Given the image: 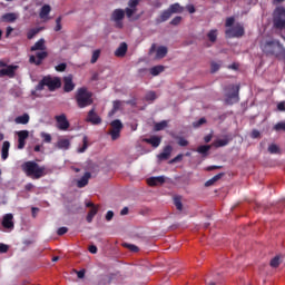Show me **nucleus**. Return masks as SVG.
<instances>
[{
    "label": "nucleus",
    "mask_w": 285,
    "mask_h": 285,
    "mask_svg": "<svg viewBox=\"0 0 285 285\" xmlns=\"http://www.w3.org/2000/svg\"><path fill=\"white\" fill-rule=\"evenodd\" d=\"M21 169L27 177H31V179H41V177H46V175H48L46 166H39V164L31 160L22 164Z\"/></svg>",
    "instance_id": "1"
},
{
    "label": "nucleus",
    "mask_w": 285,
    "mask_h": 285,
    "mask_svg": "<svg viewBox=\"0 0 285 285\" xmlns=\"http://www.w3.org/2000/svg\"><path fill=\"white\" fill-rule=\"evenodd\" d=\"M75 100L78 108L83 109L94 105V94L87 87L77 89Z\"/></svg>",
    "instance_id": "2"
},
{
    "label": "nucleus",
    "mask_w": 285,
    "mask_h": 285,
    "mask_svg": "<svg viewBox=\"0 0 285 285\" xmlns=\"http://www.w3.org/2000/svg\"><path fill=\"white\" fill-rule=\"evenodd\" d=\"M48 87L50 91L61 88L62 81L59 77L45 76L39 83L36 86L37 91H42L45 87Z\"/></svg>",
    "instance_id": "3"
},
{
    "label": "nucleus",
    "mask_w": 285,
    "mask_h": 285,
    "mask_svg": "<svg viewBox=\"0 0 285 285\" xmlns=\"http://www.w3.org/2000/svg\"><path fill=\"white\" fill-rule=\"evenodd\" d=\"M261 49L266 56L278 57L283 51V46L278 40H269V41L263 42L261 45Z\"/></svg>",
    "instance_id": "4"
},
{
    "label": "nucleus",
    "mask_w": 285,
    "mask_h": 285,
    "mask_svg": "<svg viewBox=\"0 0 285 285\" xmlns=\"http://www.w3.org/2000/svg\"><path fill=\"white\" fill-rule=\"evenodd\" d=\"M273 26L277 30L285 29V8L277 7L273 13Z\"/></svg>",
    "instance_id": "5"
},
{
    "label": "nucleus",
    "mask_w": 285,
    "mask_h": 285,
    "mask_svg": "<svg viewBox=\"0 0 285 285\" xmlns=\"http://www.w3.org/2000/svg\"><path fill=\"white\" fill-rule=\"evenodd\" d=\"M125 17L126 12L124 9H116L112 11L110 20L115 22L116 28L122 29Z\"/></svg>",
    "instance_id": "6"
},
{
    "label": "nucleus",
    "mask_w": 285,
    "mask_h": 285,
    "mask_svg": "<svg viewBox=\"0 0 285 285\" xmlns=\"http://www.w3.org/2000/svg\"><path fill=\"white\" fill-rule=\"evenodd\" d=\"M110 126H111V129L109 131V135L111 136V139L112 140L119 139L121 136V130L124 129V124L121 122V120L116 119L111 121Z\"/></svg>",
    "instance_id": "7"
},
{
    "label": "nucleus",
    "mask_w": 285,
    "mask_h": 285,
    "mask_svg": "<svg viewBox=\"0 0 285 285\" xmlns=\"http://www.w3.org/2000/svg\"><path fill=\"white\" fill-rule=\"evenodd\" d=\"M225 35L227 38H242L245 35V29L243 24L236 23L234 27L228 28Z\"/></svg>",
    "instance_id": "8"
},
{
    "label": "nucleus",
    "mask_w": 285,
    "mask_h": 285,
    "mask_svg": "<svg viewBox=\"0 0 285 285\" xmlns=\"http://www.w3.org/2000/svg\"><path fill=\"white\" fill-rule=\"evenodd\" d=\"M230 92L226 95V104L227 105H233L238 102L239 97H238V91H239V86H229Z\"/></svg>",
    "instance_id": "9"
},
{
    "label": "nucleus",
    "mask_w": 285,
    "mask_h": 285,
    "mask_svg": "<svg viewBox=\"0 0 285 285\" xmlns=\"http://www.w3.org/2000/svg\"><path fill=\"white\" fill-rule=\"evenodd\" d=\"M55 120L59 130L67 131L70 128V121L66 114L55 116Z\"/></svg>",
    "instance_id": "10"
},
{
    "label": "nucleus",
    "mask_w": 285,
    "mask_h": 285,
    "mask_svg": "<svg viewBox=\"0 0 285 285\" xmlns=\"http://www.w3.org/2000/svg\"><path fill=\"white\" fill-rule=\"evenodd\" d=\"M86 208H90V210L87 214L86 220L88 224H92L96 215H98L99 213V205L88 202L86 203Z\"/></svg>",
    "instance_id": "11"
},
{
    "label": "nucleus",
    "mask_w": 285,
    "mask_h": 285,
    "mask_svg": "<svg viewBox=\"0 0 285 285\" xmlns=\"http://www.w3.org/2000/svg\"><path fill=\"white\" fill-rule=\"evenodd\" d=\"M156 52V59H163L168 55V48L166 46H160L157 48L156 43H153L150 49H149V55H153Z\"/></svg>",
    "instance_id": "12"
},
{
    "label": "nucleus",
    "mask_w": 285,
    "mask_h": 285,
    "mask_svg": "<svg viewBox=\"0 0 285 285\" xmlns=\"http://www.w3.org/2000/svg\"><path fill=\"white\" fill-rule=\"evenodd\" d=\"M49 53L47 51L37 52L36 56L29 57V62L36 66L42 65L43 60L48 58Z\"/></svg>",
    "instance_id": "13"
},
{
    "label": "nucleus",
    "mask_w": 285,
    "mask_h": 285,
    "mask_svg": "<svg viewBox=\"0 0 285 285\" xmlns=\"http://www.w3.org/2000/svg\"><path fill=\"white\" fill-rule=\"evenodd\" d=\"M86 121L92 125H100L102 122V118L96 112V109L92 108L88 111Z\"/></svg>",
    "instance_id": "14"
},
{
    "label": "nucleus",
    "mask_w": 285,
    "mask_h": 285,
    "mask_svg": "<svg viewBox=\"0 0 285 285\" xmlns=\"http://www.w3.org/2000/svg\"><path fill=\"white\" fill-rule=\"evenodd\" d=\"M76 88V83L73 82V76L69 75L67 77H63V91L65 92H71Z\"/></svg>",
    "instance_id": "15"
},
{
    "label": "nucleus",
    "mask_w": 285,
    "mask_h": 285,
    "mask_svg": "<svg viewBox=\"0 0 285 285\" xmlns=\"http://www.w3.org/2000/svg\"><path fill=\"white\" fill-rule=\"evenodd\" d=\"M19 69V66L9 65L4 69H0V77L8 76L9 78L16 77V71Z\"/></svg>",
    "instance_id": "16"
},
{
    "label": "nucleus",
    "mask_w": 285,
    "mask_h": 285,
    "mask_svg": "<svg viewBox=\"0 0 285 285\" xmlns=\"http://www.w3.org/2000/svg\"><path fill=\"white\" fill-rule=\"evenodd\" d=\"M1 225L3 226V228H8V229L12 230L14 228L13 215L6 214L2 218Z\"/></svg>",
    "instance_id": "17"
},
{
    "label": "nucleus",
    "mask_w": 285,
    "mask_h": 285,
    "mask_svg": "<svg viewBox=\"0 0 285 285\" xmlns=\"http://www.w3.org/2000/svg\"><path fill=\"white\" fill-rule=\"evenodd\" d=\"M91 177H92V174L90 171H86L83 176L79 180H77V188H86Z\"/></svg>",
    "instance_id": "18"
},
{
    "label": "nucleus",
    "mask_w": 285,
    "mask_h": 285,
    "mask_svg": "<svg viewBox=\"0 0 285 285\" xmlns=\"http://www.w3.org/2000/svg\"><path fill=\"white\" fill-rule=\"evenodd\" d=\"M148 186H161V184H166V177L164 176H157V177H150L147 179Z\"/></svg>",
    "instance_id": "19"
},
{
    "label": "nucleus",
    "mask_w": 285,
    "mask_h": 285,
    "mask_svg": "<svg viewBox=\"0 0 285 285\" xmlns=\"http://www.w3.org/2000/svg\"><path fill=\"white\" fill-rule=\"evenodd\" d=\"M173 154V146L167 145L164 149L163 153L158 155L159 160H168L170 158V155Z\"/></svg>",
    "instance_id": "20"
},
{
    "label": "nucleus",
    "mask_w": 285,
    "mask_h": 285,
    "mask_svg": "<svg viewBox=\"0 0 285 285\" xmlns=\"http://www.w3.org/2000/svg\"><path fill=\"white\" fill-rule=\"evenodd\" d=\"M170 17H173V13L170 12L169 9L163 11L160 13V16L155 20L156 24H161V23L168 21V19H170Z\"/></svg>",
    "instance_id": "21"
},
{
    "label": "nucleus",
    "mask_w": 285,
    "mask_h": 285,
    "mask_svg": "<svg viewBox=\"0 0 285 285\" xmlns=\"http://www.w3.org/2000/svg\"><path fill=\"white\" fill-rule=\"evenodd\" d=\"M128 52V45L126 42H121L119 47L115 51V56L118 58H124Z\"/></svg>",
    "instance_id": "22"
},
{
    "label": "nucleus",
    "mask_w": 285,
    "mask_h": 285,
    "mask_svg": "<svg viewBox=\"0 0 285 285\" xmlns=\"http://www.w3.org/2000/svg\"><path fill=\"white\" fill-rule=\"evenodd\" d=\"M138 10L134 9V8H126L125 9V14L126 17L130 20V21H137L141 18V14H137L136 17H134V14L137 12Z\"/></svg>",
    "instance_id": "23"
},
{
    "label": "nucleus",
    "mask_w": 285,
    "mask_h": 285,
    "mask_svg": "<svg viewBox=\"0 0 285 285\" xmlns=\"http://www.w3.org/2000/svg\"><path fill=\"white\" fill-rule=\"evenodd\" d=\"M10 147H11L10 141L6 140L2 142V147H1V159L2 160H6L9 158Z\"/></svg>",
    "instance_id": "24"
},
{
    "label": "nucleus",
    "mask_w": 285,
    "mask_h": 285,
    "mask_svg": "<svg viewBox=\"0 0 285 285\" xmlns=\"http://www.w3.org/2000/svg\"><path fill=\"white\" fill-rule=\"evenodd\" d=\"M56 147L58 149L68 150L71 147V141L66 138H61L57 141Z\"/></svg>",
    "instance_id": "25"
},
{
    "label": "nucleus",
    "mask_w": 285,
    "mask_h": 285,
    "mask_svg": "<svg viewBox=\"0 0 285 285\" xmlns=\"http://www.w3.org/2000/svg\"><path fill=\"white\" fill-rule=\"evenodd\" d=\"M46 40L45 39H39L31 48L30 51H38V50H46Z\"/></svg>",
    "instance_id": "26"
},
{
    "label": "nucleus",
    "mask_w": 285,
    "mask_h": 285,
    "mask_svg": "<svg viewBox=\"0 0 285 285\" xmlns=\"http://www.w3.org/2000/svg\"><path fill=\"white\" fill-rule=\"evenodd\" d=\"M30 121L29 114H23L22 116L16 117L14 122L18 125H27Z\"/></svg>",
    "instance_id": "27"
},
{
    "label": "nucleus",
    "mask_w": 285,
    "mask_h": 285,
    "mask_svg": "<svg viewBox=\"0 0 285 285\" xmlns=\"http://www.w3.org/2000/svg\"><path fill=\"white\" fill-rule=\"evenodd\" d=\"M167 10H169V12L171 14L183 13L184 12V7H181L179 3H174V4L169 6V8Z\"/></svg>",
    "instance_id": "28"
},
{
    "label": "nucleus",
    "mask_w": 285,
    "mask_h": 285,
    "mask_svg": "<svg viewBox=\"0 0 285 285\" xmlns=\"http://www.w3.org/2000/svg\"><path fill=\"white\" fill-rule=\"evenodd\" d=\"M17 19H18V14H16V13H4L1 17V20L4 22H16Z\"/></svg>",
    "instance_id": "29"
},
{
    "label": "nucleus",
    "mask_w": 285,
    "mask_h": 285,
    "mask_svg": "<svg viewBox=\"0 0 285 285\" xmlns=\"http://www.w3.org/2000/svg\"><path fill=\"white\" fill-rule=\"evenodd\" d=\"M146 142H148L153 147L157 148L161 144V139L158 136H153V137L146 139Z\"/></svg>",
    "instance_id": "30"
},
{
    "label": "nucleus",
    "mask_w": 285,
    "mask_h": 285,
    "mask_svg": "<svg viewBox=\"0 0 285 285\" xmlns=\"http://www.w3.org/2000/svg\"><path fill=\"white\" fill-rule=\"evenodd\" d=\"M51 12V7L46 4L43 6L41 9H40V12H39V17L41 19H45L46 17H48Z\"/></svg>",
    "instance_id": "31"
},
{
    "label": "nucleus",
    "mask_w": 285,
    "mask_h": 285,
    "mask_svg": "<svg viewBox=\"0 0 285 285\" xmlns=\"http://www.w3.org/2000/svg\"><path fill=\"white\" fill-rule=\"evenodd\" d=\"M89 147V138L88 136H83L82 138V146L77 149L79 154L85 153Z\"/></svg>",
    "instance_id": "32"
},
{
    "label": "nucleus",
    "mask_w": 285,
    "mask_h": 285,
    "mask_svg": "<svg viewBox=\"0 0 285 285\" xmlns=\"http://www.w3.org/2000/svg\"><path fill=\"white\" fill-rule=\"evenodd\" d=\"M224 175V173L217 174L216 176H214L212 179L207 180L205 183V186H213L215 183L219 181V179L222 178V176Z\"/></svg>",
    "instance_id": "33"
},
{
    "label": "nucleus",
    "mask_w": 285,
    "mask_h": 285,
    "mask_svg": "<svg viewBox=\"0 0 285 285\" xmlns=\"http://www.w3.org/2000/svg\"><path fill=\"white\" fill-rule=\"evenodd\" d=\"M210 150V145H203L197 148V153L202 154L203 156H208V151Z\"/></svg>",
    "instance_id": "34"
},
{
    "label": "nucleus",
    "mask_w": 285,
    "mask_h": 285,
    "mask_svg": "<svg viewBox=\"0 0 285 285\" xmlns=\"http://www.w3.org/2000/svg\"><path fill=\"white\" fill-rule=\"evenodd\" d=\"M230 142L229 138H224V139H218L214 142V146L219 148V147H224L227 146Z\"/></svg>",
    "instance_id": "35"
},
{
    "label": "nucleus",
    "mask_w": 285,
    "mask_h": 285,
    "mask_svg": "<svg viewBox=\"0 0 285 285\" xmlns=\"http://www.w3.org/2000/svg\"><path fill=\"white\" fill-rule=\"evenodd\" d=\"M166 127H168V121L163 120V121H160V122L155 124L154 129H155V131H161V130H164Z\"/></svg>",
    "instance_id": "36"
},
{
    "label": "nucleus",
    "mask_w": 285,
    "mask_h": 285,
    "mask_svg": "<svg viewBox=\"0 0 285 285\" xmlns=\"http://www.w3.org/2000/svg\"><path fill=\"white\" fill-rule=\"evenodd\" d=\"M174 206H176L177 210H184V204H181V197L175 196L174 197Z\"/></svg>",
    "instance_id": "37"
},
{
    "label": "nucleus",
    "mask_w": 285,
    "mask_h": 285,
    "mask_svg": "<svg viewBox=\"0 0 285 285\" xmlns=\"http://www.w3.org/2000/svg\"><path fill=\"white\" fill-rule=\"evenodd\" d=\"M122 246L131 253H139L140 248L134 244L124 243Z\"/></svg>",
    "instance_id": "38"
},
{
    "label": "nucleus",
    "mask_w": 285,
    "mask_h": 285,
    "mask_svg": "<svg viewBox=\"0 0 285 285\" xmlns=\"http://www.w3.org/2000/svg\"><path fill=\"white\" fill-rule=\"evenodd\" d=\"M164 66H156V67H153L150 68V73L153 76H158L159 73H161L164 71Z\"/></svg>",
    "instance_id": "39"
},
{
    "label": "nucleus",
    "mask_w": 285,
    "mask_h": 285,
    "mask_svg": "<svg viewBox=\"0 0 285 285\" xmlns=\"http://www.w3.org/2000/svg\"><path fill=\"white\" fill-rule=\"evenodd\" d=\"M30 132L28 130L17 131L18 139L27 140L29 138Z\"/></svg>",
    "instance_id": "40"
},
{
    "label": "nucleus",
    "mask_w": 285,
    "mask_h": 285,
    "mask_svg": "<svg viewBox=\"0 0 285 285\" xmlns=\"http://www.w3.org/2000/svg\"><path fill=\"white\" fill-rule=\"evenodd\" d=\"M207 38L209 39L210 42H216L217 41V29L210 30L207 33Z\"/></svg>",
    "instance_id": "41"
},
{
    "label": "nucleus",
    "mask_w": 285,
    "mask_h": 285,
    "mask_svg": "<svg viewBox=\"0 0 285 285\" xmlns=\"http://www.w3.org/2000/svg\"><path fill=\"white\" fill-rule=\"evenodd\" d=\"M269 265L272 268H277L281 265V257L275 256L274 258H272Z\"/></svg>",
    "instance_id": "42"
},
{
    "label": "nucleus",
    "mask_w": 285,
    "mask_h": 285,
    "mask_svg": "<svg viewBox=\"0 0 285 285\" xmlns=\"http://www.w3.org/2000/svg\"><path fill=\"white\" fill-rule=\"evenodd\" d=\"M100 56H101V50H95L92 52L90 62L96 63L99 60Z\"/></svg>",
    "instance_id": "43"
},
{
    "label": "nucleus",
    "mask_w": 285,
    "mask_h": 285,
    "mask_svg": "<svg viewBox=\"0 0 285 285\" xmlns=\"http://www.w3.org/2000/svg\"><path fill=\"white\" fill-rule=\"evenodd\" d=\"M146 101H154L157 99V94L155 91H149L145 96Z\"/></svg>",
    "instance_id": "44"
},
{
    "label": "nucleus",
    "mask_w": 285,
    "mask_h": 285,
    "mask_svg": "<svg viewBox=\"0 0 285 285\" xmlns=\"http://www.w3.org/2000/svg\"><path fill=\"white\" fill-rule=\"evenodd\" d=\"M122 101L116 100L112 102V114L117 112L119 109H121Z\"/></svg>",
    "instance_id": "45"
},
{
    "label": "nucleus",
    "mask_w": 285,
    "mask_h": 285,
    "mask_svg": "<svg viewBox=\"0 0 285 285\" xmlns=\"http://www.w3.org/2000/svg\"><path fill=\"white\" fill-rule=\"evenodd\" d=\"M219 68H222V63H217V62H215V61H213V62L210 63V72H212V73L217 72V71L219 70Z\"/></svg>",
    "instance_id": "46"
},
{
    "label": "nucleus",
    "mask_w": 285,
    "mask_h": 285,
    "mask_svg": "<svg viewBox=\"0 0 285 285\" xmlns=\"http://www.w3.org/2000/svg\"><path fill=\"white\" fill-rule=\"evenodd\" d=\"M39 29H31L27 32V38L29 40L33 39L38 33H39Z\"/></svg>",
    "instance_id": "47"
},
{
    "label": "nucleus",
    "mask_w": 285,
    "mask_h": 285,
    "mask_svg": "<svg viewBox=\"0 0 285 285\" xmlns=\"http://www.w3.org/2000/svg\"><path fill=\"white\" fill-rule=\"evenodd\" d=\"M61 22H62V17H58V18L56 19V27H55V31H56V32H59V31L62 30V24H61Z\"/></svg>",
    "instance_id": "48"
},
{
    "label": "nucleus",
    "mask_w": 285,
    "mask_h": 285,
    "mask_svg": "<svg viewBox=\"0 0 285 285\" xmlns=\"http://www.w3.org/2000/svg\"><path fill=\"white\" fill-rule=\"evenodd\" d=\"M41 138L43 139L45 142L50 144L52 141V136L47 132H41Z\"/></svg>",
    "instance_id": "49"
},
{
    "label": "nucleus",
    "mask_w": 285,
    "mask_h": 285,
    "mask_svg": "<svg viewBox=\"0 0 285 285\" xmlns=\"http://www.w3.org/2000/svg\"><path fill=\"white\" fill-rule=\"evenodd\" d=\"M140 1L139 0H129L128 2V7L130 9H135L138 10V6H139Z\"/></svg>",
    "instance_id": "50"
},
{
    "label": "nucleus",
    "mask_w": 285,
    "mask_h": 285,
    "mask_svg": "<svg viewBox=\"0 0 285 285\" xmlns=\"http://www.w3.org/2000/svg\"><path fill=\"white\" fill-rule=\"evenodd\" d=\"M68 65L62 62L55 67L56 71L58 72H65L67 70Z\"/></svg>",
    "instance_id": "51"
},
{
    "label": "nucleus",
    "mask_w": 285,
    "mask_h": 285,
    "mask_svg": "<svg viewBox=\"0 0 285 285\" xmlns=\"http://www.w3.org/2000/svg\"><path fill=\"white\" fill-rule=\"evenodd\" d=\"M234 22H235L234 17H229L226 19L225 27L230 29L233 28L232 26L234 24Z\"/></svg>",
    "instance_id": "52"
},
{
    "label": "nucleus",
    "mask_w": 285,
    "mask_h": 285,
    "mask_svg": "<svg viewBox=\"0 0 285 285\" xmlns=\"http://www.w3.org/2000/svg\"><path fill=\"white\" fill-rule=\"evenodd\" d=\"M274 129L276 131H279V130H284L285 131V121H281V122L276 124Z\"/></svg>",
    "instance_id": "53"
},
{
    "label": "nucleus",
    "mask_w": 285,
    "mask_h": 285,
    "mask_svg": "<svg viewBox=\"0 0 285 285\" xmlns=\"http://www.w3.org/2000/svg\"><path fill=\"white\" fill-rule=\"evenodd\" d=\"M268 151H269L271 154H277V153L279 151V148H278L275 144H272V145H269V147H268Z\"/></svg>",
    "instance_id": "54"
},
{
    "label": "nucleus",
    "mask_w": 285,
    "mask_h": 285,
    "mask_svg": "<svg viewBox=\"0 0 285 285\" xmlns=\"http://www.w3.org/2000/svg\"><path fill=\"white\" fill-rule=\"evenodd\" d=\"M169 23L171 26H179V23H181V17L179 16L175 17Z\"/></svg>",
    "instance_id": "55"
},
{
    "label": "nucleus",
    "mask_w": 285,
    "mask_h": 285,
    "mask_svg": "<svg viewBox=\"0 0 285 285\" xmlns=\"http://www.w3.org/2000/svg\"><path fill=\"white\" fill-rule=\"evenodd\" d=\"M184 159V155L179 154L177 155L174 159L169 160V164H175V163H179Z\"/></svg>",
    "instance_id": "56"
},
{
    "label": "nucleus",
    "mask_w": 285,
    "mask_h": 285,
    "mask_svg": "<svg viewBox=\"0 0 285 285\" xmlns=\"http://www.w3.org/2000/svg\"><path fill=\"white\" fill-rule=\"evenodd\" d=\"M8 250H9V246L3 243H0V254H6L8 253Z\"/></svg>",
    "instance_id": "57"
},
{
    "label": "nucleus",
    "mask_w": 285,
    "mask_h": 285,
    "mask_svg": "<svg viewBox=\"0 0 285 285\" xmlns=\"http://www.w3.org/2000/svg\"><path fill=\"white\" fill-rule=\"evenodd\" d=\"M88 252L92 255H97L98 254V247L96 245H90L88 248Z\"/></svg>",
    "instance_id": "58"
},
{
    "label": "nucleus",
    "mask_w": 285,
    "mask_h": 285,
    "mask_svg": "<svg viewBox=\"0 0 285 285\" xmlns=\"http://www.w3.org/2000/svg\"><path fill=\"white\" fill-rule=\"evenodd\" d=\"M68 230L69 229L67 227H60L57 230V235H59V236L66 235L68 233Z\"/></svg>",
    "instance_id": "59"
},
{
    "label": "nucleus",
    "mask_w": 285,
    "mask_h": 285,
    "mask_svg": "<svg viewBox=\"0 0 285 285\" xmlns=\"http://www.w3.org/2000/svg\"><path fill=\"white\" fill-rule=\"evenodd\" d=\"M115 217V213L112 210H108L106 214V220L111 222Z\"/></svg>",
    "instance_id": "60"
},
{
    "label": "nucleus",
    "mask_w": 285,
    "mask_h": 285,
    "mask_svg": "<svg viewBox=\"0 0 285 285\" xmlns=\"http://www.w3.org/2000/svg\"><path fill=\"white\" fill-rule=\"evenodd\" d=\"M178 145L181 147L188 146V140H186L184 137L178 138Z\"/></svg>",
    "instance_id": "61"
},
{
    "label": "nucleus",
    "mask_w": 285,
    "mask_h": 285,
    "mask_svg": "<svg viewBox=\"0 0 285 285\" xmlns=\"http://www.w3.org/2000/svg\"><path fill=\"white\" fill-rule=\"evenodd\" d=\"M206 122V118H200L198 121H195L194 127H199Z\"/></svg>",
    "instance_id": "62"
},
{
    "label": "nucleus",
    "mask_w": 285,
    "mask_h": 285,
    "mask_svg": "<svg viewBox=\"0 0 285 285\" xmlns=\"http://www.w3.org/2000/svg\"><path fill=\"white\" fill-rule=\"evenodd\" d=\"M205 284H206V285H216V282L213 281V279L210 278V276H207V277L205 278Z\"/></svg>",
    "instance_id": "63"
},
{
    "label": "nucleus",
    "mask_w": 285,
    "mask_h": 285,
    "mask_svg": "<svg viewBox=\"0 0 285 285\" xmlns=\"http://www.w3.org/2000/svg\"><path fill=\"white\" fill-rule=\"evenodd\" d=\"M186 9L189 13H195V11H196L195 6H193V4L187 6Z\"/></svg>",
    "instance_id": "64"
}]
</instances>
